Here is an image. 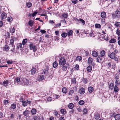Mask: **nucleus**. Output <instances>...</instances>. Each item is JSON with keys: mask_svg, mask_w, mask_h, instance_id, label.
<instances>
[{"mask_svg": "<svg viewBox=\"0 0 120 120\" xmlns=\"http://www.w3.org/2000/svg\"><path fill=\"white\" fill-rule=\"evenodd\" d=\"M14 82L15 84L17 85H18V84L22 85L24 84L23 83L24 82L23 81V80L22 79H20V78L19 77H17L15 78L14 80Z\"/></svg>", "mask_w": 120, "mask_h": 120, "instance_id": "f257e3e1", "label": "nucleus"}, {"mask_svg": "<svg viewBox=\"0 0 120 120\" xmlns=\"http://www.w3.org/2000/svg\"><path fill=\"white\" fill-rule=\"evenodd\" d=\"M114 79L115 80V84L117 85H119L120 82L119 75L117 73L116 74L114 75Z\"/></svg>", "mask_w": 120, "mask_h": 120, "instance_id": "f03ea898", "label": "nucleus"}, {"mask_svg": "<svg viewBox=\"0 0 120 120\" xmlns=\"http://www.w3.org/2000/svg\"><path fill=\"white\" fill-rule=\"evenodd\" d=\"M66 60L64 57H62L60 60L59 65H62L66 64Z\"/></svg>", "mask_w": 120, "mask_h": 120, "instance_id": "7ed1b4c3", "label": "nucleus"}, {"mask_svg": "<svg viewBox=\"0 0 120 120\" xmlns=\"http://www.w3.org/2000/svg\"><path fill=\"white\" fill-rule=\"evenodd\" d=\"M29 46L30 49L33 50L34 52L35 51L37 50V47L34 45L33 43H31L29 45Z\"/></svg>", "mask_w": 120, "mask_h": 120, "instance_id": "20e7f679", "label": "nucleus"}, {"mask_svg": "<svg viewBox=\"0 0 120 120\" xmlns=\"http://www.w3.org/2000/svg\"><path fill=\"white\" fill-rule=\"evenodd\" d=\"M17 40V38L16 37H13L10 41V43L12 45H14V41H15Z\"/></svg>", "mask_w": 120, "mask_h": 120, "instance_id": "39448f33", "label": "nucleus"}, {"mask_svg": "<svg viewBox=\"0 0 120 120\" xmlns=\"http://www.w3.org/2000/svg\"><path fill=\"white\" fill-rule=\"evenodd\" d=\"M68 66V64H66L65 65H62L60 66V67L61 68V69L62 70L64 71H65L67 70Z\"/></svg>", "mask_w": 120, "mask_h": 120, "instance_id": "423d86ee", "label": "nucleus"}, {"mask_svg": "<svg viewBox=\"0 0 120 120\" xmlns=\"http://www.w3.org/2000/svg\"><path fill=\"white\" fill-rule=\"evenodd\" d=\"M9 83V82L7 80L6 81H4L3 82H2L1 83V84L2 85L5 86L7 88L8 87Z\"/></svg>", "mask_w": 120, "mask_h": 120, "instance_id": "0eeeda50", "label": "nucleus"}, {"mask_svg": "<svg viewBox=\"0 0 120 120\" xmlns=\"http://www.w3.org/2000/svg\"><path fill=\"white\" fill-rule=\"evenodd\" d=\"M7 15L4 12L2 13L1 15V17L2 20L3 21L4 19L7 17Z\"/></svg>", "mask_w": 120, "mask_h": 120, "instance_id": "6e6552de", "label": "nucleus"}, {"mask_svg": "<svg viewBox=\"0 0 120 120\" xmlns=\"http://www.w3.org/2000/svg\"><path fill=\"white\" fill-rule=\"evenodd\" d=\"M23 82H24V83H24V84H22V85H29V82H30L27 79H23Z\"/></svg>", "mask_w": 120, "mask_h": 120, "instance_id": "1a4fd4ad", "label": "nucleus"}, {"mask_svg": "<svg viewBox=\"0 0 120 120\" xmlns=\"http://www.w3.org/2000/svg\"><path fill=\"white\" fill-rule=\"evenodd\" d=\"M29 111L26 109L23 112V114L24 116H26L29 114Z\"/></svg>", "mask_w": 120, "mask_h": 120, "instance_id": "9d476101", "label": "nucleus"}, {"mask_svg": "<svg viewBox=\"0 0 120 120\" xmlns=\"http://www.w3.org/2000/svg\"><path fill=\"white\" fill-rule=\"evenodd\" d=\"M116 16V17L119 18L120 17V11H119L117 10L115 12Z\"/></svg>", "mask_w": 120, "mask_h": 120, "instance_id": "9b49d317", "label": "nucleus"}, {"mask_svg": "<svg viewBox=\"0 0 120 120\" xmlns=\"http://www.w3.org/2000/svg\"><path fill=\"white\" fill-rule=\"evenodd\" d=\"M109 56L110 58L111 59H113L115 57V55L114 52H112L109 55Z\"/></svg>", "mask_w": 120, "mask_h": 120, "instance_id": "f8f14e48", "label": "nucleus"}, {"mask_svg": "<svg viewBox=\"0 0 120 120\" xmlns=\"http://www.w3.org/2000/svg\"><path fill=\"white\" fill-rule=\"evenodd\" d=\"M16 116V113L15 112H13L11 114L10 117L11 118L13 119Z\"/></svg>", "mask_w": 120, "mask_h": 120, "instance_id": "ddd939ff", "label": "nucleus"}, {"mask_svg": "<svg viewBox=\"0 0 120 120\" xmlns=\"http://www.w3.org/2000/svg\"><path fill=\"white\" fill-rule=\"evenodd\" d=\"M101 17L103 18H105L106 17V13L105 12L103 11L101 12Z\"/></svg>", "mask_w": 120, "mask_h": 120, "instance_id": "4468645a", "label": "nucleus"}, {"mask_svg": "<svg viewBox=\"0 0 120 120\" xmlns=\"http://www.w3.org/2000/svg\"><path fill=\"white\" fill-rule=\"evenodd\" d=\"M103 96L105 98H107L110 97V95L109 94H108L107 93H104L103 95Z\"/></svg>", "mask_w": 120, "mask_h": 120, "instance_id": "2eb2a0df", "label": "nucleus"}, {"mask_svg": "<svg viewBox=\"0 0 120 120\" xmlns=\"http://www.w3.org/2000/svg\"><path fill=\"white\" fill-rule=\"evenodd\" d=\"M73 34V31L72 30H70L68 32L67 34L68 36H71Z\"/></svg>", "mask_w": 120, "mask_h": 120, "instance_id": "dca6fc26", "label": "nucleus"}, {"mask_svg": "<svg viewBox=\"0 0 120 120\" xmlns=\"http://www.w3.org/2000/svg\"><path fill=\"white\" fill-rule=\"evenodd\" d=\"M80 94H84L85 92V89L83 88H82L80 90Z\"/></svg>", "mask_w": 120, "mask_h": 120, "instance_id": "f3484780", "label": "nucleus"}, {"mask_svg": "<svg viewBox=\"0 0 120 120\" xmlns=\"http://www.w3.org/2000/svg\"><path fill=\"white\" fill-rule=\"evenodd\" d=\"M28 24L30 26H32L34 25V22L31 20H30L28 22Z\"/></svg>", "mask_w": 120, "mask_h": 120, "instance_id": "a211bd4d", "label": "nucleus"}, {"mask_svg": "<svg viewBox=\"0 0 120 120\" xmlns=\"http://www.w3.org/2000/svg\"><path fill=\"white\" fill-rule=\"evenodd\" d=\"M115 119L116 120H118L120 119V114H117L114 116Z\"/></svg>", "mask_w": 120, "mask_h": 120, "instance_id": "6ab92c4d", "label": "nucleus"}, {"mask_svg": "<svg viewBox=\"0 0 120 120\" xmlns=\"http://www.w3.org/2000/svg\"><path fill=\"white\" fill-rule=\"evenodd\" d=\"M82 60V57L81 56H77L76 57V61L80 62Z\"/></svg>", "mask_w": 120, "mask_h": 120, "instance_id": "aec40b11", "label": "nucleus"}, {"mask_svg": "<svg viewBox=\"0 0 120 120\" xmlns=\"http://www.w3.org/2000/svg\"><path fill=\"white\" fill-rule=\"evenodd\" d=\"M37 112L36 110L34 108L33 109L31 110V113L32 115H34L36 114Z\"/></svg>", "mask_w": 120, "mask_h": 120, "instance_id": "412c9836", "label": "nucleus"}, {"mask_svg": "<svg viewBox=\"0 0 120 120\" xmlns=\"http://www.w3.org/2000/svg\"><path fill=\"white\" fill-rule=\"evenodd\" d=\"M92 70V67L91 66H88L87 68V70L89 72L91 71Z\"/></svg>", "mask_w": 120, "mask_h": 120, "instance_id": "4be33fe9", "label": "nucleus"}, {"mask_svg": "<svg viewBox=\"0 0 120 120\" xmlns=\"http://www.w3.org/2000/svg\"><path fill=\"white\" fill-rule=\"evenodd\" d=\"M62 91L63 93H66L67 92V90L66 87H64L62 89Z\"/></svg>", "mask_w": 120, "mask_h": 120, "instance_id": "5701e85b", "label": "nucleus"}, {"mask_svg": "<svg viewBox=\"0 0 120 120\" xmlns=\"http://www.w3.org/2000/svg\"><path fill=\"white\" fill-rule=\"evenodd\" d=\"M36 68H32L31 70V74L32 75L34 74L36 72Z\"/></svg>", "mask_w": 120, "mask_h": 120, "instance_id": "b1692460", "label": "nucleus"}, {"mask_svg": "<svg viewBox=\"0 0 120 120\" xmlns=\"http://www.w3.org/2000/svg\"><path fill=\"white\" fill-rule=\"evenodd\" d=\"M93 88L92 86L89 87L88 88V90L90 93H92L93 91Z\"/></svg>", "mask_w": 120, "mask_h": 120, "instance_id": "393cba45", "label": "nucleus"}, {"mask_svg": "<svg viewBox=\"0 0 120 120\" xmlns=\"http://www.w3.org/2000/svg\"><path fill=\"white\" fill-rule=\"evenodd\" d=\"M53 66L54 68H56L58 65V64L57 62L55 61L53 63Z\"/></svg>", "mask_w": 120, "mask_h": 120, "instance_id": "a878e982", "label": "nucleus"}, {"mask_svg": "<svg viewBox=\"0 0 120 120\" xmlns=\"http://www.w3.org/2000/svg\"><path fill=\"white\" fill-rule=\"evenodd\" d=\"M116 85H115L114 88V91L115 92H117L118 90L119 89Z\"/></svg>", "mask_w": 120, "mask_h": 120, "instance_id": "bb28decb", "label": "nucleus"}, {"mask_svg": "<svg viewBox=\"0 0 120 120\" xmlns=\"http://www.w3.org/2000/svg\"><path fill=\"white\" fill-rule=\"evenodd\" d=\"M40 118L39 116H34L33 117V120H39Z\"/></svg>", "mask_w": 120, "mask_h": 120, "instance_id": "cd10ccee", "label": "nucleus"}, {"mask_svg": "<svg viewBox=\"0 0 120 120\" xmlns=\"http://www.w3.org/2000/svg\"><path fill=\"white\" fill-rule=\"evenodd\" d=\"M11 108L13 109H15L16 107V104L15 103L11 105Z\"/></svg>", "mask_w": 120, "mask_h": 120, "instance_id": "c85d7f7f", "label": "nucleus"}, {"mask_svg": "<svg viewBox=\"0 0 120 120\" xmlns=\"http://www.w3.org/2000/svg\"><path fill=\"white\" fill-rule=\"evenodd\" d=\"M61 113L63 114H65L66 113V111L64 109H60Z\"/></svg>", "mask_w": 120, "mask_h": 120, "instance_id": "c756f323", "label": "nucleus"}, {"mask_svg": "<svg viewBox=\"0 0 120 120\" xmlns=\"http://www.w3.org/2000/svg\"><path fill=\"white\" fill-rule=\"evenodd\" d=\"M105 54V52L103 50L101 51L100 52L101 56L102 57H103Z\"/></svg>", "mask_w": 120, "mask_h": 120, "instance_id": "7c9ffc66", "label": "nucleus"}, {"mask_svg": "<svg viewBox=\"0 0 120 120\" xmlns=\"http://www.w3.org/2000/svg\"><path fill=\"white\" fill-rule=\"evenodd\" d=\"M100 117V115L99 114H97L94 116V118L95 119L98 120Z\"/></svg>", "mask_w": 120, "mask_h": 120, "instance_id": "2f4dec72", "label": "nucleus"}, {"mask_svg": "<svg viewBox=\"0 0 120 120\" xmlns=\"http://www.w3.org/2000/svg\"><path fill=\"white\" fill-rule=\"evenodd\" d=\"M68 107L69 109H72L73 108L74 104L72 103H70L69 104Z\"/></svg>", "mask_w": 120, "mask_h": 120, "instance_id": "473e14b6", "label": "nucleus"}, {"mask_svg": "<svg viewBox=\"0 0 120 120\" xmlns=\"http://www.w3.org/2000/svg\"><path fill=\"white\" fill-rule=\"evenodd\" d=\"M67 33H63L61 34V36L64 38L66 37L67 36Z\"/></svg>", "mask_w": 120, "mask_h": 120, "instance_id": "72a5a7b5", "label": "nucleus"}, {"mask_svg": "<svg viewBox=\"0 0 120 120\" xmlns=\"http://www.w3.org/2000/svg\"><path fill=\"white\" fill-rule=\"evenodd\" d=\"M27 39H24L22 41V44L24 45L27 42Z\"/></svg>", "mask_w": 120, "mask_h": 120, "instance_id": "f704fd0d", "label": "nucleus"}, {"mask_svg": "<svg viewBox=\"0 0 120 120\" xmlns=\"http://www.w3.org/2000/svg\"><path fill=\"white\" fill-rule=\"evenodd\" d=\"M116 41V40L115 39H112L109 41V42L110 43H114Z\"/></svg>", "mask_w": 120, "mask_h": 120, "instance_id": "c9c22d12", "label": "nucleus"}, {"mask_svg": "<svg viewBox=\"0 0 120 120\" xmlns=\"http://www.w3.org/2000/svg\"><path fill=\"white\" fill-rule=\"evenodd\" d=\"M17 47L18 49L21 48L22 47V44L21 43L17 44Z\"/></svg>", "mask_w": 120, "mask_h": 120, "instance_id": "e433bc0d", "label": "nucleus"}, {"mask_svg": "<svg viewBox=\"0 0 120 120\" xmlns=\"http://www.w3.org/2000/svg\"><path fill=\"white\" fill-rule=\"evenodd\" d=\"M98 54L97 52L96 51H94L93 52L92 55L96 57L98 55Z\"/></svg>", "mask_w": 120, "mask_h": 120, "instance_id": "4c0bfd02", "label": "nucleus"}, {"mask_svg": "<svg viewBox=\"0 0 120 120\" xmlns=\"http://www.w3.org/2000/svg\"><path fill=\"white\" fill-rule=\"evenodd\" d=\"M26 6L28 8H29L31 7L32 6V4L31 3L29 2L28 3H27Z\"/></svg>", "mask_w": 120, "mask_h": 120, "instance_id": "58836bf2", "label": "nucleus"}, {"mask_svg": "<svg viewBox=\"0 0 120 120\" xmlns=\"http://www.w3.org/2000/svg\"><path fill=\"white\" fill-rule=\"evenodd\" d=\"M44 76L43 75H40L39 77V80H42L44 79Z\"/></svg>", "mask_w": 120, "mask_h": 120, "instance_id": "ea45409f", "label": "nucleus"}, {"mask_svg": "<svg viewBox=\"0 0 120 120\" xmlns=\"http://www.w3.org/2000/svg\"><path fill=\"white\" fill-rule=\"evenodd\" d=\"M43 72L42 73L44 74L45 75H47L48 73V72L47 70H42Z\"/></svg>", "mask_w": 120, "mask_h": 120, "instance_id": "a19ab883", "label": "nucleus"}, {"mask_svg": "<svg viewBox=\"0 0 120 120\" xmlns=\"http://www.w3.org/2000/svg\"><path fill=\"white\" fill-rule=\"evenodd\" d=\"M79 104L81 105H82L84 103V101L82 100H80L79 102Z\"/></svg>", "mask_w": 120, "mask_h": 120, "instance_id": "79ce46f5", "label": "nucleus"}, {"mask_svg": "<svg viewBox=\"0 0 120 120\" xmlns=\"http://www.w3.org/2000/svg\"><path fill=\"white\" fill-rule=\"evenodd\" d=\"M92 61V59L90 57H89L88 59V62L89 64H91Z\"/></svg>", "mask_w": 120, "mask_h": 120, "instance_id": "37998d69", "label": "nucleus"}, {"mask_svg": "<svg viewBox=\"0 0 120 120\" xmlns=\"http://www.w3.org/2000/svg\"><path fill=\"white\" fill-rule=\"evenodd\" d=\"M22 102V105L24 106L25 107L27 105V103L26 101H23Z\"/></svg>", "mask_w": 120, "mask_h": 120, "instance_id": "c03bdc74", "label": "nucleus"}, {"mask_svg": "<svg viewBox=\"0 0 120 120\" xmlns=\"http://www.w3.org/2000/svg\"><path fill=\"white\" fill-rule=\"evenodd\" d=\"M113 59H114L115 61H116L117 63H118V61L119 60V57L118 56H115Z\"/></svg>", "mask_w": 120, "mask_h": 120, "instance_id": "a18cd8bd", "label": "nucleus"}, {"mask_svg": "<svg viewBox=\"0 0 120 120\" xmlns=\"http://www.w3.org/2000/svg\"><path fill=\"white\" fill-rule=\"evenodd\" d=\"M95 26L96 28H100L101 26V25L98 24H95Z\"/></svg>", "mask_w": 120, "mask_h": 120, "instance_id": "49530a36", "label": "nucleus"}, {"mask_svg": "<svg viewBox=\"0 0 120 120\" xmlns=\"http://www.w3.org/2000/svg\"><path fill=\"white\" fill-rule=\"evenodd\" d=\"M10 32L12 33H14L15 31V29L14 27H13L12 29H10Z\"/></svg>", "mask_w": 120, "mask_h": 120, "instance_id": "de8ad7c7", "label": "nucleus"}, {"mask_svg": "<svg viewBox=\"0 0 120 120\" xmlns=\"http://www.w3.org/2000/svg\"><path fill=\"white\" fill-rule=\"evenodd\" d=\"M12 20V17H8L7 19V20L9 22H11Z\"/></svg>", "mask_w": 120, "mask_h": 120, "instance_id": "09e8293b", "label": "nucleus"}, {"mask_svg": "<svg viewBox=\"0 0 120 120\" xmlns=\"http://www.w3.org/2000/svg\"><path fill=\"white\" fill-rule=\"evenodd\" d=\"M72 3L76 4L78 2V0H71Z\"/></svg>", "mask_w": 120, "mask_h": 120, "instance_id": "8fccbe9b", "label": "nucleus"}, {"mask_svg": "<svg viewBox=\"0 0 120 120\" xmlns=\"http://www.w3.org/2000/svg\"><path fill=\"white\" fill-rule=\"evenodd\" d=\"M79 21L81 22V23H82L83 25H84L85 24V21L83 19H80L79 20Z\"/></svg>", "mask_w": 120, "mask_h": 120, "instance_id": "3c124183", "label": "nucleus"}, {"mask_svg": "<svg viewBox=\"0 0 120 120\" xmlns=\"http://www.w3.org/2000/svg\"><path fill=\"white\" fill-rule=\"evenodd\" d=\"M83 114H85L87 113V110L86 109H84L83 110Z\"/></svg>", "mask_w": 120, "mask_h": 120, "instance_id": "603ef678", "label": "nucleus"}, {"mask_svg": "<svg viewBox=\"0 0 120 120\" xmlns=\"http://www.w3.org/2000/svg\"><path fill=\"white\" fill-rule=\"evenodd\" d=\"M115 25L118 27H120V22H116L115 23Z\"/></svg>", "mask_w": 120, "mask_h": 120, "instance_id": "864d4df0", "label": "nucleus"}, {"mask_svg": "<svg viewBox=\"0 0 120 120\" xmlns=\"http://www.w3.org/2000/svg\"><path fill=\"white\" fill-rule=\"evenodd\" d=\"M4 49L6 51H8L9 49V47L7 45H5V46Z\"/></svg>", "mask_w": 120, "mask_h": 120, "instance_id": "5fc2aeb1", "label": "nucleus"}, {"mask_svg": "<svg viewBox=\"0 0 120 120\" xmlns=\"http://www.w3.org/2000/svg\"><path fill=\"white\" fill-rule=\"evenodd\" d=\"M9 103L8 100H4V104L5 105H7Z\"/></svg>", "mask_w": 120, "mask_h": 120, "instance_id": "6e6d98bb", "label": "nucleus"}, {"mask_svg": "<svg viewBox=\"0 0 120 120\" xmlns=\"http://www.w3.org/2000/svg\"><path fill=\"white\" fill-rule=\"evenodd\" d=\"M72 82L74 84H75L76 83V80L75 79L73 78L71 80Z\"/></svg>", "mask_w": 120, "mask_h": 120, "instance_id": "4d7b16f0", "label": "nucleus"}, {"mask_svg": "<svg viewBox=\"0 0 120 120\" xmlns=\"http://www.w3.org/2000/svg\"><path fill=\"white\" fill-rule=\"evenodd\" d=\"M74 91L73 90H71L69 92L68 94L69 95H72L74 93Z\"/></svg>", "mask_w": 120, "mask_h": 120, "instance_id": "13d9d810", "label": "nucleus"}, {"mask_svg": "<svg viewBox=\"0 0 120 120\" xmlns=\"http://www.w3.org/2000/svg\"><path fill=\"white\" fill-rule=\"evenodd\" d=\"M82 81L85 83H86L87 82V80L86 79L83 78Z\"/></svg>", "mask_w": 120, "mask_h": 120, "instance_id": "bf43d9fd", "label": "nucleus"}, {"mask_svg": "<svg viewBox=\"0 0 120 120\" xmlns=\"http://www.w3.org/2000/svg\"><path fill=\"white\" fill-rule=\"evenodd\" d=\"M97 61L99 62H101L102 60L101 58H100V57H98L97 58Z\"/></svg>", "mask_w": 120, "mask_h": 120, "instance_id": "052dcab7", "label": "nucleus"}, {"mask_svg": "<svg viewBox=\"0 0 120 120\" xmlns=\"http://www.w3.org/2000/svg\"><path fill=\"white\" fill-rule=\"evenodd\" d=\"M52 98L51 97H49L47 99V100L48 101H51L52 100Z\"/></svg>", "mask_w": 120, "mask_h": 120, "instance_id": "680f3d73", "label": "nucleus"}, {"mask_svg": "<svg viewBox=\"0 0 120 120\" xmlns=\"http://www.w3.org/2000/svg\"><path fill=\"white\" fill-rule=\"evenodd\" d=\"M62 16L65 18H67L68 16V15L67 14H63Z\"/></svg>", "mask_w": 120, "mask_h": 120, "instance_id": "e2e57ef3", "label": "nucleus"}, {"mask_svg": "<svg viewBox=\"0 0 120 120\" xmlns=\"http://www.w3.org/2000/svg\"><path fill=\"white\" fill-rule=\"evenodd\" d=\"M109 87L110 88L111 90L113 88V85L112 83L109 85Z\"/></svg>", "mask_w": 120, "mask_h": 120, "instance_id": "0e129e2a", "label": "nucleus"}, {"mask_svg": "<svg viewBox=\"0 0 120 120\" xmlns=\"http://www.w3.org/2000/svg\"><path fill=\"white\" fill-rule=\"evenodd\" d=\"M116 33L118 35H120V31L118 29L116 30Z\"/></svg>", "mask_w": 120, "mask_h": 120, "instance_id": "69168bd1", "label": "nucleus"}, {"mask_svg": "<svg viewBox=\"0 0 120 120\" xmlns=\"http://www.w3.org/2000/svg\"><path fill=\"white\" fill-rule=\"evenodd\" d=\"M79 65L78 64H76L75 65V68L76 70H79Z\"/></svg>", "mask_w": 120, "mask_h": 120, "instance_id": "338daca9", "label": "nucleus"}, {"mask_svg": "<svg viewBox=\"0 0 120 120\" xmlns=\"http://www.w3.org/2000/svg\"><path fill=\"white\" fill-rule=\"evenodd\" d=\"M38 13V12H34L32 14V16L33 17H34V16H35Z\"/></svg>", "mask_w": 120, "mask_h": 120, "instance_id": "774afa93", "label": "nucleus"}]
</instances>
